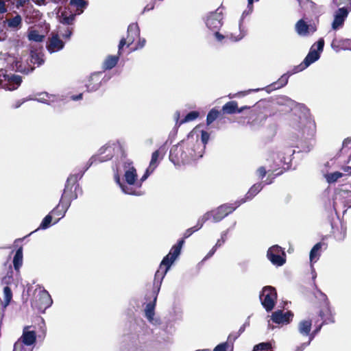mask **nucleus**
Listing matches in <instances>:
<instances>
[{
    "mask_svg": "<svg viewBox=\"0 0 351 351\" xmlns=\"http://www.w3.org/2000/svg\"><path fill=\"white\" fill-rule=\"evenodd\" d=\"M184 239L178 241L176 245H174L169 254L165 256L160 263L159 269L156 271L154 276V298L153 302L147 304L145 308V315L148 321L152 324L156 325L159 324V319L154 317L155 305L157 300V295L160 291L162 282L167 271L170 269L171 265L174 263L176 258L179 256L181 252V249L184 245Z\"/></svg>",
    "mask_w": 351,
    "mask_h": 351,
    "instance_id": "f257e3e1",
    "label": "nucleus"
},
{
    "mask_svg": "<svg viewBox=\"0 0 351 351\" xmlns=\"http://www.w3.org/2000/svg\"><path fill=\"white\" fill-rule=\"evenodd\" d=\"M121 169L123 171V181L121 182L118 174L114 176V180L119 184L123 193L127 195L141 196L143 192L136 189V179L138 178L136 170L133 162L125 159L122 164Z\"/></svg>",
    "mask_w": 351,
    "mask_h": 351,
    "instance_id": "f03ea898",
    "label": "nucleus"
},
{
    "mask_svg": "<svg viewBox=\"0 0 351 351\" xmlns=\"http://www.w3.org/2000/svg\"><path fill=\"white\" fill-rule=\"evenodd\" d=\"M282 101H278V103L282 104L285 102L287 105H288L291 108L295 106V113H299V125H298V128H302L304 127L303 132L306 133L307 137H312L315 131V124L313 120L312 119L309 110L305 106L304 104H296L293 100L287 97H283L280 99Z\"/></svg>",
    "mask_w": 351,
    "mask_h": 351,
    "instance_id": "7ed1b4c3",
    "label": "nucleus"
},
{
    "mask_svg": "<svg viewBox=\"0 0 351 351\" xmlns=\"http://www.w3.org/2000/svg\"><path fill=\"white\" fill-rule=\"evenodd\" d=\"M199 133L196 130H193L186 138L181 141V145L185 149V152L191 154L188 156L190 160H195L203 156L204 146L199 141Z\"/></svg>",
    "mask_w": 351,
    "mask_h": 351,
    "instance_id": "20e7f679",
    "label": "nucleus"
},
{
    "mask_svg": "<svg viewBox=\"0 0 351 351\" xmlns=\"http://www.w3.org/2000/svg\"><path fill=\"white\" fill-rule=\"evenodd\" d=\"M294 151L288 149L289 156H285V153L282 154L277 147H271L264 154L265 160L271 165V167H280L282 165L288 164L291 161V156Z\"/></svg>",
    "mask_w": 351,
    "mask_h": 351,
    "instance_id": "39448f33",
    "label": "nucleus"
},
{
    "mask_svg": "<svg viewBox=\"0 0 351 351\" xmlns=\"http://www.w3.org/2000/svg\"><path fill=\"white\" fill-rule=\"evenodd\" d=\"M324 46V40L322 38H320L316 43L313 45L304 61L293 68V73L302 71L317 61L320 57V53L323 51Z\"/></svg>",
    "mask_w": 351,
    "mask_h": 351,
    "instance_id": "423d86ee",
    "label": "nucleus"
},
{
    "mask_svg": "<svg viewBox=\"0 0 351 351\" xmlns=\"http://www.w3.org/2000/svg\"><path fill=\"white\" fill-rule=\"evenodd\" d=\"M86 171L84 169L75 174H71L67 178L65 187L62 195L61 202H69L77 197L76 193L73 191V186L75 184L78 179H81Z\"/></svg>",
    "mask_w": 351,
    "mask_h": 351,
    "instance_id": "0eeeda50",
    "label": "nucleus"
},
{
    "mask_svg": "<svg viewBox=\"0 0 351 351\" xmlns=\"http://www.w3.org/2000/svg\"><path fill=\"white\" fill-rule=\"evenodd\" d=\"M22 82V77L19 75L8 74L5 71H0V87L7 90H16Z\"/></svg>",
    "mask_w": 351,
    "mask_h": 351,
    "instance_id": "6e6552de",
    "label": "nucleus"
},
{
    "mask_svg": "<svg viewBox=\"0 0 351 351\" xmlns=\"http://www.w3.org/2000/svg\"><path fill=\"white\" fill-rule=\"evenodd\" d=\"M115 144H107L101 147L99 150L98 155L93 156L87 162L84 167V171H87L88 168L96 162H102L110 160L114 154Z\"/></svg>",
    "mask_w": 351,
    "mask_h": 351,
    "instance_id": "1a4fd4ad",
    "label": "nucleus"
},
{
    "mask_svg": "<svg viewBox=\"0 0 351 351\" xmlns=\"http://www.w3.org/2000/svg\"><path fill=\"white\" fill-rule=\"evenodd\" d=\"M259 298L263 306L267 312H269L276 304L277 300L276 290L273 287L266 286L263 287Z\"/></svg>",
    "mask_w": 351,
    "mask_h": 351,
    "instance_id": "9d476101",
    "label": "nucleus"
},
{
    "mask_svg": "<svg viewBox=\"0 0 351 351\" xmlns=\"http://www.w3.org/2000/svg\"><path fill=\"white\" fill-rule=\"evenodd\" d=\"M191 154L185 152V149L181 145V142L176 145H173L169 154V160L175 165H179L180 163L189 162L191 160L188 156Z\"/></svg>",
    "mask_w": 351,
    "mask_h": 351,
    "instance_id": "9b49d317",
    "label": "nucleus"
},
{
    "mask_svg": "<svg viewBox=\"0 0 351 351\" xmlns=\"http://www.w3.org/2000/svg\"><path fill=\"white\" fill-rule=\"evenodd\" d=\"M237 204H225L219 206L215 210L208 211L206 213H210V219H212V221L214 223H217L221 221L224 217L228 216L229 214L232 213L234 210H236Z\"/></svg>",
    "mask_w": 351,
    "mask_h": 351,
    "instance_id": "f8f14e48",
    "label": "nucleus"
},
{
    "mask_svg": "<svg viewBox=\"0 0 351 351\" xmlns=\"http://www.w3.org/2000/svg\"><path fill=\"white\" fill-rule=\"evenodd\" d=\"M206 25L212 31L219 30L223 25V8L209 13L206 19Z\"/></svg>",
    "mask_w": 351,
    "mask_h": 351,
    "instance_id": "ddd939ff",
    "label": "nucleus"
},
{
    "mask_svg": "<svg viewBox=\"0 0 351 351\" xmlns=\"http://www.w3.org/2000/svg\"><path fill=\"white\" fill-rule=\"evenodd\" d=\"M267 256L274 265L282 266L285 263V253L282 247L278 245L269 248Z\"/></svg>",
    "mask_w": 351,
    "mask_h": 351,
    "instance_id": "4468645a",
    "label": "nucleus"
},
{
    "mask_svg": "<svg viewBox=\"0 0 351 351\" xmlns=\"http://www.w3.org/2000/svg\"><path fill=\"white\" fill-rule=\"evenodd\" d=\"M350 11L351 0H348V6L347 8H339L334 14V20L332 23V28L334 30H337L343 26L344 21Z\"/></svg>",
    "mask_w": 351,
    "mask_h": 351,
    "instance_id": "2eb2a0df",
    "label": "nucleus"
},
{
    "mask_svg": "<svg viewBox=\"0 0 351 351\" xmlns=\"http://www.w3.org/2000/svg\"><path fill=\"white\" fill-rule=\"evenodd\" d=\"M38 300H36L34 305L40 311L50 307L53 303L51 295L45 289L40 290L38 293Z\"/></svg>",
    "mask_w": 351,
    "mask_h": 351,
    "instance_id": "dca6fc26",
    "label": "nucleus"
},
{
    "mask_svg": "<svg viewBox=\"0 0 351 351\" xmlns=\"http://www.w3.org/2000/svg\"><path fill=\"white\" fill-rule=\"evenodd\" d=\"M252 11L253 5L247 4V9L243 12L239 22V34L237 36L231 35V39H232L234 42L239 41L246 36L247 31L246 27L243 25V20L247 16L250 15Z\"/></svg>",
    "mask_w": 351,
    "mask_h": 351,
    "instance_id": "f3484780",
    "label": "nucleus"
},
{
    "mask_svg": "<svg viewBox=\"0 0 351 351\" xmlns=\"http://www.w3.org/2000/svg\"><path fill=\"white\" fill-rule=\"evenodd\" d=\"M64 47V43L60 38L58 34L51 33V37L47 44V50L49 53H54L60 51Z\"/></svg>",
    "mask_w": 351,
    "mask_h": 351,
    "instance_id": "a211bd4d",
    "label": "nucleus"
},
{
    "mask_svg": "<svg viewBox=\"0 0 351 351\" xmlns=\"http://www.w3.org/2000/svg\"><path fill=\"white\" fill-rule=\"evenodd\" d=\"M30 326L24 327L21 337L18 339L26 346L30 347L36 341V333L34 330H29Z\"/></svg>",
    "mask_w": 351,
    "mask_h": 351,
    "instance_id": "6ab92c4d",
    "label": "nucleus"
},
{
    "mask_svg": "<svg viewBox=\"0 0 351 351\" xmlns=\"http://www.w3.org/2000/svg\"><path fill=\"white\" fill-rule=\"evenodd\" d=\"M293 316L291 311L284 313L282 310H278L272 313L271 319L278 324H287L291 321Z\"/></svg>",
    "mask_w": 351,
    "mask_h": 351,
    "instance_id": "aec40b11",
    "label": "nucleus"
},
{
    "mask_svg": "<svg viewBox=\"0 0 351 351\" xmlns=\"http://www.w3.org/2000/svg\"><path fill=\"white\" fill-rule=\"evenodd\" d=\"M101 75L102 72H97L89 77L88 82L86 84L88 92H93L99 88L101 84Z\"/></svg>",
    "mask_w": 351,
    "mask_h": 351,
    "instance_id": "412c9836",
    "label": "nucleus"
},
{
    "mask_svg": "<svg viewBox=\"0 0 351 351\" xmlns=\"http://www.w3.org/2000/svg\"><path fill=\"white\" fill-rule=\"evenodd\" d=\"M264 185L262 182L254 184L246 193L245 198L235 202L237 206H239L247 200L252 199L256 195H257L263 188Z\"/></svg>",
    "mask_w": 351,
    "mask_h": 351,
    "instance_id": "4be33fe9",
    "label": "nucleus"
},
{
    "mask_svg": "<svg viewBox=\"0 0 351 351\" xmlns=\"http://www.w3.org/2000/svg\"><path fill=\"white\" fill-rule=\"evenodd\" d=\"M320 294L323 296V298L326 300V310L320 311L319 316L323 319V323L322 324H332L335 322L334 316L330 311V308L328 305V301L326 295L320 291Z\"/></svg>",
    "mask_w": 351,
    "mask_h": 351,
    "instance_id": "5701e85b",
    "label": "nucleus"
},
{
    "mask_svg": "<svg viewBox=\"0 0 351 351\" xmlns=\"http://www.w3.org/2000/svg\"><path fill=\"white\" fill-rule=\"evenodd\" d=\"M210 213H205L203 216L199 217L197 220V223L196 226H195L192 228H190L185 231V232L184 234V238L186 239V238L189 237L193 232L201 229L202 227L203 226L204 223L210 219Z\"/></svg>",
    "mask_w": 351,
    "mask_h": 351,
    "instance_id": "b1692460",
    "label": "nucleus"
},
{
    "mask_svg": "<svg viewBox=\"0 0 351 351\" xmlns=\"http://www.w3.org/2000/svg\"><path fill=\"white\" fill-rule=\"evenodd\" d=\"M293 71L291 72V73H285L283 74L279 79L278 81L271 84L270 85L267 86V87H265V89L267 90V92H270L273 90H276V89H278V88H280L281 87H283L285 86L287 82H288V80H289V77L291 75L293 74Z\"/></svg>",
    "mask_w": 351,
    "mask_h": 351,
    "instance_id": "393cba45",
    "label": "nucleus"
},
{
    "mask_svg": "<svg viewBox=\"0 0 351 351\" xmlns=\"http://www.w3.org/2000/svg\"><path fill=\"white\" fill-rule=\"evenodd\" d=\"M248 108L247 106H243L241 108H238L237 102L235 101H231L227 102L222 108V110L224 113L232 114L235 112L241 113L244 109Z\"/></svg>",
    "mask_w": 351,
    "mask_h": 351,
    "instance_id": "a878e982",
    "label": "nucleus"
},
{
    "mask_svg": "<svg viewBox=\"0 0 351 351\" xmlns=\"http://www.w3.org/2000/svg\"><path fill=\"white\" fill-rule=\"evenodd\" d=\"M140 35V29L137 23H132L128 27V46L134 43L136 38Z\"/></svg>",
    "mask_w": 351,
    "mask_h": 351,
    "instance_id": "bb28decb",
    "label": "nucleus"
},
{
    "mask_svg": "<svg viewBox=\"0 0 351 351\" xmlns=\"http://www.w3.org/2000/svg\"><path fill=\"white\" fill-rule=\"evenodd\" d=\"M70 206L69 202H64V201H60L59 204L51 212V213L53 215L61 216V218L63 217ZM60 217L55 221V223H57L60 220Z\"/></svg>",
    "mask_w": 351,
    "mask_h": 351,
    "instance_id": "cd10ccee",
    "label": "nucleus"
},
{
    "mask_svg": "<svg viewBox=\"0 0 351 351\" xmlns=\"http://www.w3.org/2000/svg\"><path fill=\"white\" fill-rule=\"evenodd\" d=\"M76 16L77 14L71 11H64L60 15L59 20L62 24L69 25L74 23Z\"/></svg>",
    "mask_w": 351,
    "mask_h": 351,
    "instance_id": "c85d7f7f",
    "label": "nucleus"
},
{
    "mask_svg": "<svg viewBox=\"0 0 351 351\" xmlns=\"http://www.w3.org/2000/svg\"><path fill=\"white\" fill-rule=\"evenodd\" d=\"M310 25L303 19L299 20L295 24V31L300 35L306 36L309 34Z\"/></svg>",
    "mask_w": 351,
    "mask_h": 351,
    "instance_id": "c756f323",
    "label": "nucleus"
},
{
    "mask_svg": "<svg viewBox=\"0 0 351 351\" xmlns=\"http://www.w3.org/2000/svg\"><path fill=\"white\" fill-rule=\"evenodd\" d=\"M312 321L311 319L302 320L298 324V332L302 336H308L311 332Z\"/></svg>",
    "mask_w": 351,
    "mask_h": 351,
    "instance_id": "7c9ffc66",
    "label": "nucleus"
},
{
    "mask_svg": "<svg viewBox=\"0 0 351 351\" xmlns=\"http://www.w3.org/2000/svg\"><path fill=\"white\" fill-rule=\"evenodd\" d=\"M70 5L76 8L74 13L77 15H80L83 13L84 10L88 5V1L84 0H71Z\"/></svg>",
    "mask_w": 351,
    "mask_h": 351,
    "instance_id": "2f4dec72",
    "label": "nucleus"
},
{
    "mask_svg": "<svg viewBox=\"0 0 351 351\" xmlns=\"http://www.w3.org/2000/svg\"><path fill=\"white\" fill-rule=\"evenodd\" d=\"M323 245V243L319 242L313 247L309 255L311 262L315 263L319 259L321 255V249Z\"/></svg>",
    "mask_w": 351,
    "mask_h": 351,
    "instance_id": "473e14b6",
    "label": "nucleus"
},
{
    "mask_svg": "<svg viewBox=\"0 0 351 351\" xmlns=\"http://www.w3.org/2000/svg\"><path fill=\"white\" fill-rule=\"evenodd\" d=\"M38 97L33 99L31 100H36L38 102L50 104L51 102H54L56 101V96L53 95H49L47 93H41L38 95Z\"/></svg>",
    "mask_w": 351,
    "mask_h": 351,
    "instance_id": "72a5a7b5",
    "label": "nucleus"
},
{
    "mask_svg": "<svg viewBox=\"0 0 351 351\" xmlns=\"http://www.w3.org/2000/svg\"><path fill=\"white\" fill-rule=\"evenodd\" d=\"M301 8L305 11L315 13L317 5L311 0H297Z\"/></svg>",
    "mask_w": 351,
    "mask_h": 351,
    "instance_id": "f704fd0d",
    "label": "nucleus"
},
{
    "mask_svg": "<svg viewBox=\"0 0 351 351\" xmlns=\"http://www.w3.org/2000/svg\"><path fill=\"white\" fill-rule=\"evenodd\" d=\"M119 59V56H108L103 63V68L105 70L112 69L114 67Z\"/></svg>",
    "mask_w": 351,
    "mask_h": 351,
    "instance_id": "c9c22d12",
    "label": "nucleus"
},
{
    "mask_svg": "<svg viewBox=\"0 0 351 351\" xmlns=\"http://www.w3.org/2000/svg\"><path fill=\"white\" fill-rule=\"evenodd\" d=\"M23 265V247H20L16 252L13 258V265L15 270L19 271Z\"/></svg>",
    "mask_w": 351,
    "mask_h": 351,
    "instance_id": "e433bc0d",
    "label": "nucleus"
},
{
    "mask_svg": "<svg viewBox=\"0 0 351 351\" xmlns=\"http://www.w3.org/2000/svg\"><path fill=\"white\" fill-rule=\"evenodd\" d=\"M6 22L8 27L18 29L21 27L22 18L19 14H16L14 17L7 19Z\"/></svg>",
    "mask_w": 351,
    "mask_h": 351,
    "instance_id": "4c0bfd02",
    "label": "nucleus"
},
{
    "mask_svg": "<svg viewBox=\"0 0 351 351\" xmlns=\"http://www.w3.org/2000/svg\"><path fill=\"white\" fill-rule=\"evenodd\" d=\"M27 37L29 40L38 43L42 42L45 38L43 35L40 34L39 32L35 29L29 30Z\"/></svg>",
    "mask_w": 351,
    "mask_h": 351,
    "instance_id": "58836bf2",
    "label": "nucleus"
},
{
    "mask_svg": "<svg viewBox=\"0 0 351 351\" xmlns=\"http://www.w3.org/2000/svg\"><path fill=\"white\" fill-rule=\"evenodd\" d=\"M30 62L33 64H36L38 66L42 65L44 63L43 55L35 51H31Z\"/></svg>",
    "mask_w": 351,
    "mask_h": 351,
    "instance_id": "ea45409f",
    "label": "nucleus"
},
{
    "mask_svg": "<svg viewBox=\"0 0 351 351\" xmlns=\"http://www.w3.org/2000/svg\"><path fill=\"white\" fill-rule=\"evenodd\" d=\"M343 176V173L339 171H335L330 173H327L325 175V178L326 181L329 184L335 183L340 178Z\"/></svg>",
    "mask_w": 351,
    "mask_h": 351,
    "instance_id": "a19ab883",
    "label": "nucleus"
},
{
    "mask_svg": "<svg viewBox=\"0 0 351 351\" xmlns=\"http://www.w3.org/2000/svg\"><path fill=\"white\" fill-rule=\"evenodd\" d=\"M159 154V150H156L152 153L151 161L148 167H149V169H151V171H154L158 166Z\"/></svg>",
    "mask_w": 351,
    "mask_h": 351,
    "instance_id": "79ce46f5",
    "label": "nucleus"
},
{
    "mask_svg": "<svg viewBox=\"0 0 351 351\" xmlns=\"http://www.w3.org/2000/svg\"><path fill=\"white\" fill-rule=\"evenodd\" d=\"M3 294H4V303L3 306L5 308L10 304L12 298V293L10 288L8 286H5L3 288Z\"/></svg>",
    "mask_w": 351,
    "mask_h": 351,
    "instance_id": "37998d69",
    "label": "nucleus"
},
{
    "mask_svg": "<svg viewBox=\"0 0 351 351\" xmlns=\"http://www.w3.org/2000/svg\"><path fill=\"white\" fill-rule=\"evenodd\" d=\"M271 344L269 342H263L256 345L253 351H271Z\"/></svg>",
    "mask_w": 351,
    "mask_h": 351,
    "instance_id": "c03bdc74",
    "label": "nucleus"
},
{
    "mask_svg": "<svg viewBox=\"0 0 351 351\" xmlns=\"http://www.w3.org/2000/svg\"><path fill=\"white\" fill-rule=\"evenodd\" d=\"M199 116V112L197 111H191L188 113L184 119L181 120L179 123V125H182L184 123L191 121L197 119Z\"/></svg>",
    "mask_w": 351,
    "mask_h": 351,
    "instance_id": "a18cd8bd",
    "label": "nucleus"
},
{
    "mask_svg": "<svg viewBox=\"0 0 351 351\" xmlns=\"http://www.w3.org/2000/svg\"><path fill=\"white\" fill-rule=\"evenodd\" d=\"M219 114V112L215 109H212L208 114L206 117V122L208 125L211 124L215 120L217 119Z\"/></svg>",
    "mask_w": 351,
    "mask_h": 351,
    "instance_id": "49530a36",
    "label": "nucleus"
},
{
    "mask_svg": "<svg viewBox=\"0 0 351 351\" xmlns=\"http://www.w3.org/2000/svg\"><path fill=\"white\" fill-rule=\"evenodd\" d=\"M152 173H153V171H151V169H149V167H148L146 169V171L144 173V175L141 177V178L139 180L138 179H136V190H140L143 182L147 180V178L149 176V175Z\"/></svg>",
    "mask_w": 351,
    "mask_h": 351,
    "instance_id": "de8ad7c7",
    "label": "nucleus"
},
{
    "mask_svg": "<svg viewBox=\"0 0 351 351\" xmlns=\"http://www.w3.org/2000/svg\"><path fill=\"white\" fill-rule=\"evenodd\" d=\"M52 221V216L49 214L47 215L42 221L41 223L40 224V226L38 227V229L45 230L48 228L51 223Z\"/></svg>",
    "mask_w": 351,
    "mask_h": 351,
    "instance_id": "09e8293b",
    "label": "nucleus"
},
{
    "mask_svg": "<svg viewBox=\"0 0 351 351\" xmlns=\"http://www.w3.org/2000/svg\"><path fill=\"white\" fill-rule=\"evenodd\" d=\"M13 351H32V348L17 340L14 345Z\"/></svg>",
    "mask_w": 351,
    "mask_h": 351,
    "instance_id": "8fccbe9b",
    "label": "nucleus"
},
{
    "mask_svg": "<svg viewBox=\"0 0 351 351\" xmlns=\"http://www.w3.org/2000/svg\"><path fill=\"white\" fill-rule=\"evenodd\" d=\"M230 230V228L221 232V238L217 240L216 244L215 245L216 247H220L221 245L224 244L227 239V235Z\"/></svg>",
    "mask_w": 351,
    "mask_h": 351,
    "instance_id": "3c124183",
    "label": "nucleus"
},
{
    "mask_svg": "<svg viewBox=\"0 0 351 351\" xmlns=\"http://www.w3.org/2000/svg\"><path fill=\"white\" fill-rule=\"evenodd\" d=\"M215 33H214V36L215 37V38L219 41V42H222V40L225 38H229L230 40L232 41H234L232 39H231V35H233L234 36H235L233 34H230V35H227L226 36L221 34L218 30H215L214 31Z\"/></svg>",
    "mask_w": 351,
    "mask_h": 351,
    "instance_id": "603ef678",
    "label": "nucleus"
},
{
    "mask_svg": "<svg viewBox=\"0 0 351 351\" xmlns=\"http://www.w3.org/2000/svg\"><path fill=\"white\" fill-rule=\"evenodd\" d=\"M13 280V278H12V271H8L6 274L5 276H4L3 278H2V284L3 285H6L7 286L10 284H11V282H12Z\"/></svg>",
    "mask_w": 351,
    "mask_h": 351,
    "instance_id": "864d4df0",
    "label": "nucleus"
},
{
    "mask_svg": "<svg viewBox=\"0 0 351 351\" xmlns=\"http://www.w3.org/2000/svg\"><path fill=\"white\" fill-rule=\"evenodd\" d=\"M210 134L205 131H201V142L199 143L206 147V145L209 140Z\"/></svg>",
    "mask_w": 351,
    "mask_h": 351,
    "instance_id": "5fc2aeb1",
    "label": "nucleus"
},
{
    "mask_svg": "<svg viewBox=\"0 0 351 351\" xmlns=\"http://www.w3.org/2000/svg\"><path fill=\"white\" fill-rule=\"evenodd\" d=\"M72 28L66 27L64 32H62L61 30L60 31V35L64 38L69 39L72 34Z\"/></svg>",
    "mask_w": 351,
    "mask_h": 351,
    "instance_id": "6e6d98bb",
    "label": "nucleus"
},
{
    "mask_svg": "<svg viewBox=\"0 0 351 351\" xmlns=\"http://www.w3.org/2000/svg\"><path fill=\"white\" fill-rule=\"evenodd\" d=\"M14 0H0V14H4L7 12L5 2H11L14 3Z\"/></svg>",
    "mask_w": 351,
    "mask_h": 351,
    "instance_id": "4d7b16f0",
    "label": "nucleus"
},
{
    "mask_svg": "<svg viewBox=\"0 0 351 351\" xmlns=\"http://www.w3.org/2000/svg\"><path fill=\"white\" fill-rule=\"evenodd\" d=\"M229 346L228 342H224L217 346L213 351H227Z\"/></svg>",
    "mask_w": 351,
    "mask_h": 351,
    "instance_id": "13d9d810",
    "label": "nucleus"
},
{
    "mask_svg": "<svg viewBox=\"0 0 351 351\" xmlns=\"http://www.w3.org/2000/svg\"><path fill=\"white\" fill-rule=\"evenodd\" d=\"M322 326V324L316 327V328L311 333L309 332V335L308 336V341L310 342L312 341V340L315 338V335L320 331Z\"/></svg>",
    "mask_w": 351,
    "mask_h": 351,
    "instance_id": "bf43d9fd",
    "label": "nucleus"
},
{
    "mask_svg": "<svg viewBox=\"0 0 351 351\" xmlns=\"http://www.w3.org/2000/svg\"><path fill=\"white\" fill-rule=\"evenodd\" d=\"M267 171L264 167H260L256 171V174L258 178H263L265 176Z\"/></svg>",
    "mask_w": 351,
    "mask_h": 351,
    "instance_id": "052dcab7",
    "label": "nucleus"
},
{
    "mask_svg": "<svg viewBox=\"0 0 351 351\" xmlns=\"http://www.w3.org/2000/svg\"><path fill=\"white\" fill-rule=\"evenodd\" d=\"M310 343L311 342L309 341H308L307 342L302 343L295 348V351H303L308 346L310 345Z\"/></svg>",
    "mask_w": 351,
    "mask_h": 351,
    "instance_id": "680f3d73",
    "label": "nucleus"
},
{
    "mask_svg": "<svg viewBox=\"0 0 351 351\" xmlns=\"http://www.w3.org/2000/svg\"><path fill=\"white\" fill-rule=\"evenodd\" d=\"M281 173H282V171L275 173L274 175V176H271V175H269L265 181V184H269L272 183L273 179L275 178V176H278Z\"/></svg>",
    "mask_w": 351,
    "mask_h": 351,
    "instance_id": "e2e57ef3",
    "label": "nucleus"
},
{
    "mask_svg": "<svg viewBox=\"0 0 351 351\" xmlns=\"http://www.w3.org/2000/svg\"><path fill=\"white\" fill-rule=\"evenodd\" d=\"M218 247L214 245L213 248L209 251V252L206 254V256L204 257V260H206L210 258L211 256H213V254L215 253Z\"/></svg>",
    "mask_w": 351,
    "mask_h": 351,
    "instance_id": "0e129e2a",
    "label": "nucleus"
},
{
    "mask_svg": "<svg viewBox=\"0 0 351 351\" xmlns=\"http://www.w3.org/2000/svg\"><path fill=\"white\" fill-rule=\"evenodd\" d=\"M146 43V40L145 38H139V40L137 43V45L135 49H142Z\"/></svg>",
    "mask_w": 351,
    "mask_h": 351,
    "instance_id": "69168bd1",
    "label": "nucleus"
},
{
    "mask_svg": "<svg viewBox=\"0 0 351 351\" xmlns=\"http://www.w3.org/2000/svg\"><path fill=\"white\" fill-rule=\"evenodd\" d=\"M240 335L236 332V333H231L229 335L228 337V341L232 342L235 341Z\"/></svg>",
    "mask_w": 351,
    "mask_h": 351,
    "instance_id": "338daca9",
    "label": "nucleus"
},
{
    "mask_svg": "<svg viewBox=\"0 0 351 351\" xmlns=\"http://www.w3.org/2000/svg\"><path fill=\"white\" fill-rule=\"evenodd\" d=\"M342 170L343 172V176H350L351 175V167L349 166H344L342 167Z\"/></svg>",
    "mask_w": 351,
    "mask_h": 351,
    "instance_id": "774afa93",
    "label": "nucleus"
}]
</instances>
